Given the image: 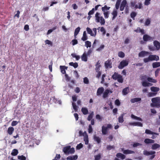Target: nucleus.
Listing matches in <instances>:
<instances>
[{
    "mask_svg": "<svg viewBox=\"0 0 160 160\" xmlns=\"http://www.w3.org/2000/svg\"><path fill=\"white\" fill-rule=\"evenodd\" d=\"M151 101L152 102V103L151 104L152 107L160 108V97H158L153 98L152 99Z\"/></svg>",
    "mask_w": 160,
    "mask_h": 160,
    "instance_id": "nucleus-1",
    "label": "nucleus"
},
{
    "mask_svg": "<svg viewBox=\"0 0 160 160\" xmlns=\"http://www.w3.org/2000/svg\"><path fill=\"white\" fill-rule=\"evenodd\" d=\"M62 151L65 154H72L75 152L74 148H71L70 146H68L64 147L63 148Z\"/></svg>",
    "mask_w": 160,
    "mask_h": 160,
    "instance_id": "nucleus-2",
    "label": "nucleus"
},
{
    "mask_svg": "<svg viewBox=\"0 0 160 160\" xmlns=\"http://www.w3.org/2000/svg\"><path fill=\"white\" fill-rule=\"evenodd\" d=\"M100 13L97 12L95 15V21L97 22H100L101 25H104L105 23V20L103 18L99 16Z\"/></svg>",
    "mask_w": 160,
    "mask_h": 160,
    "instance_id": "nucleus-3",
    "label": "nucleus"
},
{
    "mask_svg": "<svg viewBox=\"0 0 160 160\" xmlns=\"http://www.w3.org/2000/svg\"><path fill=\"white\" fill-rule=\"evenodd\" d=\"M112 78L114 80H117L118 82L120 83H122L123 82V79L122 76L118 73L114 72L112 76Z\"/></svg>",
    "mask_w": 160,
    "mask_h": 160,
    "instance_id": "nucleus-4",
    "label": "nucleus"
},
{
    "mask_svg": "<svg viewBox=\"0 0 160 160\" xmlns=\"http://www.w3.org/2000/svg\"><path fill=\"white\" fill-rule=\"evenodd\" d=\"M155 153L156 152L153 151H148L146 150H145L143 151V154L145 155L148 156L150 155H151L149 159L151 160L155 158Z\"/></svg>",
    "mask_w": 160,
    "mask_h": 160,
    "instance_id": "nucleus-5",
    "label": "nucleus"
},
{
    "mask_svg": "<svg viewBox=\"0 0 160 160\" xmlns=\"http://www.w3.org/2000/svg\"><path fill=\"white\" fill-rule=\"evenodd\" d=\"M112 127V126L110 124H108L107 127L102 126V132L103 134L106 135L108 132V128H111Z\"/></svg>",
    "mask_w": 160,
    "mask_h": 160,
    "instance_id": "nucleus-6",
    "label": "nucleus"
},
{
    "mask_svg": "<svg viewBox=\"0 0 160 160\" xmlns=\"http://www.w3.org/2000/svg\"><path fill=\"white\" fill-rule=\"evenodd\" d=\"M128 64V62L126 60H123L118 66V68L120 69H122L124 67L127 66Z\"/></svg>",
    "mask_w": 160,
    "mask_h": 160,
    "instance_id": "nucleus-7",
    "label": "nucleus"
},
{
    "mask_svg": "<svg viewBox=\"0 0 160 160\" xmlns=\"http://www.w3.org/2000/svg\"><path fill=\"white\" fill-rule=\"evenodd\" d=\"M136 2H131V6L132 8H134L136 9H141L142 7V4L141 2L138 3L139 6L138 5H136Z\"/></svg>",
    "mask_w": 160,
    "mask_h": 160,
    "instance_id": "nucleus-8",
    "label": "nucleus"
},
{
    "mask_svg": "<svg viewBox=\"0 0 160 160\" xmlns=\"http://www.w3.org/2000/svg\"><path fill=\"white\" fill-rule=\"evenodd\" d=\"M105 66L106 68L107 69L108 68H111L112 66V60L110 59H108L107 61L105 62Z\"/></svg>",
    "mask_w": 160,
    "mask_h": 160,
    "instance_id": "nucleus-9",
    "label": "nucleus"
},
{
    "mask_svg": "<svg viewBox=\"0 0 160 160\" xmlns=\"http://www.w3.org/2000/svg\"><path fill=\"white\" fill-rule=\"evenodd\" d=\"M121 150L123 152V153L125 154H134L135 153L134 151L128 149L124 150V148H122Z\"/></svg>",
    "mask_w": 160,
    "mask_h": 160,
    "instance_id": "nucleus-10",
    "label": "nucleus"
},
{
    "mask_svg": "<svg viewBox=\"0 0 160 160\" xmlns=\"http://www.w3.org/2000/svg\"><path fill=\"white\" fill-rule=\"evenodd\" d=\"M149 56L151 61L154 60L157 61L159 60V57L158 56H157L156 55H150Z\"/></svg>",
    "mask_w": 160,
    "mask_h": 160,
    "instance_id": "nucleus-11",
    "label": "nucleus"
},
{
    "mask_svg": "<svg viewBox=\"0 0 160 160\" xmlns=\"http://www.w3.org/2000/svg\"><path fill=\"white\" fill-rule=\"evenodd\" d=\"M143 39L144 41L147 42L152 40V38L147 34H144L143 36Z\"/></svg>",
    "mask_w": 160,
    "mask_h": 160,
    "instance_id": "nucleus-12",
    "label": "nucleus"
},
{
    "mask_svg": "<svg viewBox=\"0 0 160 160\" xmlns=\"http://www.w3.org/2000/svg\"><path fill=\"white\" fill-rule=\"evenodd\" d=\"M110 92L112 93V90H109L108 89H106L104 92L102 97L103 98H105L108 97V93Z\"/></svg>",
    "mask_w": 160,
    "mask_h": 160,
    "instance_id": "nucleus-13",
    "label": "nucleus"
},
{
    "mask_svg": "<svg viewBox=\"0 0 160 160\" xmlns=\"http://www.w3.org/2000/svg\"><path fill=\"white\" fill-rule=\"evenodd\" d=\"M153 44L155 48L158 50L160 49V43L158 41L155 40L153 42Z\"/></svg>",
    "mask_w": 160,
    "mask_h": 160,
    "instance_id": "nucleus-14",
    "label": "nucleus"
},
{
    "mask_svg": "<svg viewBox=\"0 0 160 160\" xmlns=\"http://www.w3.org/2000/svg\"><path fill=\"white\" fill-rule=\"evenodd\" d=\"M150 54V53L145 51H142L138 54L139 57H144L146 55Z\"/></svg>",
    "mask_w": 160,
    "mask_h": 160,
    "instance_id": "nucleus-15",
    "label": "nucleus"
},
{
    "mask_svg": "<svg viewBox=\"0 0 160 160\" xmlns=\"http://www.w3.org/2000/svg\"><path fill=\"white\" fill-rule=\"evenodd\" d=\"M100 61H98L95 64V70L96 71H98L100 70V68L101 67L100 64Z\"/></svg>",
    "mask_w": 160,
    "mask_h": 160,
    "instance_id": "nucleus-16",
    "label": "nucleus"
},
{
    "mask_svg": "<svg viewBox=\"0 0 160 160\" xmlns=\"http://www.w3.org/2000/svg\"><path fill=\"white\" fill-rule=\"evenodd\" d=\"M129 124L130 125H133V126H138L141 127H142L143 126L141 122H131Z\"/></svg>",
    "mask_w": 160,
    "mask_h": 160,
    "instance_id": "nucleus-17",
    "label": "nucleus"
},
{
    "mask_svg": "<svg viewBox=\"0 0 160 160\" xmlns=\"http://www.w3.org/2000/svg\"><path fill=\"white\" fill-rule=\"evenodd\" d=\"M60 68L61 70V71L62 74H66V72L65 70L67 69L68 67H66L65 66H60Z\"/></svg>",
    "mask_w": 160,
    "mask_h": 160,
    "instance_id": "nucleus-18",
    "label": "nucleus"
},
{
    "mask_svg": "<svg viewBox=\"0 0 160 160\" xmlns=\"http://www.w3.org/2000/svg\"><path fill=\"white\" fill-rule=\"evenodd\" d=\"M144 142L145 143L147 144L152 143H153L155 142V141L149 138H146L145 139Z\"/></svg>",
    "mask_w": 160,
    "mask_h": 160,
    "instance_id": "nucleus-19",
    "label": "nucleus"
},
{
    "mask_svg": "<svg viewBox=\"0 0 160 160\" xmlns=\"http://www.w3.org/2000/svg\"><path fill=\"white\" fill-rule=\"evenodd\" d=\"M104 91V88L102 87L99 88L97 90V96L101 95Z\"/></svg>",
    "mask_w": 160,
    "mask_h": 160,
    "instance_id": "nucleus-20",
    "label": "nucleus"
},
{
    "mask_svg": "<svg viewBox=\"0 0 160 160\" xmlns=\"http://www.w3.org/2000/svg\"><path fill=\"white\" fill-rule=\"evenodd\" d=\"M116 156L118 158H120L122 160L126 158V156L124 155L120 152L117 153Z\"/></svg>",
    "mask_w": 160,
    "mask_h": 160,
    "instance_id": "nucleus-21",
    "label": "nucleus"
},
{
    "mask_svg": "<svg viewBox=\"0 0 160 160\" xmlns=\"http://www.w3.org/2000/svg\"><path fill=\"white\" fill-rule=\"evenodd\" d=\"M160 147V145L159 144L155 143H154L152 145L151 149L152 150H156L159 148Z\"/></svg>",
    "mask_w": 160,
    "mask_h": 160,
    "instance_id": "nucleus-22",
    "label": "nucleus"
},
{
    "mask_svg": "<svg viewBox=\"0 0 160 160\" xmlns=\"http://www.w3.org/2000/svg\"><path fill=\"white\" fill-rule=\"evenodd\" d=\"M145 133L148 134H155L156 135H158V133L153 132L150 130L147 129L145 131Z\"/></svg>",
    "mask_w": 160,
    "mask_h": 160,
    "instance_id": "nucleus-23",
    "label": "nucleus"
},
{
    "mask_svg": "<svg viewBox=\"0 0 160 160\" xmlns=\"http://www.w3.org/2000/svg\"><path fill=\"white\" fill-rule=\"evenodd\" d=\"M86 53L84 52L81 57L82 60L84 62H87L88 60V58Z\"/></svg>",
    "mask_w": 160,
    "mask_h": 160,
    "instance_id": "nucleus-24",
    "label": "nucleus"
},
{
    "mask_svg": "<svg viewBox=\"0 0 160 160\" xmlns=\"http://www.w3.org/2000/svg\"><path fill=\"white\" fill-rule=\"evenodd\" d=\"M87 39L88 37L87 35L86 31H84L83 32L82 37L81 38V40L83 41H85L87 40Z\"/></svg>",
    "mask_w": 160,
    "mask_h": 160,
    "instance_id": "nucleus-25",
    "label": "nucleus"
},
{
    "mask_svg": "<svg viewBox=\"0 0 160 160\" xmlns=\"http://www.w3.org/2000/svg\"><path fill=\"white\" fill-rule=\"evenodd\" d=\"M152 92H157L159 91L160 89L159 88L155 87H152L150 88Z\"/></svg>",
    "mask_w": 160,
    "mask_h": 160,
    "instance_id": "nucleus-26",
    "label": "nucleus"
},
{
    "mask_svg": "<svg viewBox=\"0 0 160 160\" xmlns=\"http://www.w3.org/2000/svg\"><path fill=\"white\" fill-rule=\"evenodd\" d=\"M14 130V128L12 127H10L8 128L7 130L8 133L9 135H11L12 133Z\"/></svg>",
    "mask_w": 160,
    "mask_h": 160,
    "instance_id": "nucleus-27",
    "label": "nucleus"
},
{
    "mask_svg": "<svg viewBox=\"0 0 160 160\" xmlns=\"http://www.w3.org/2000/svg\"><path fill=\"white\" fill-rule=\"evenodd\" d=\"M141 100V98H132L131 99L130 101L131 102L134 103L135 102H138Z\"/></svg>",
    "mask_w": 160,
    "mask_h": 160,
    "instance_id": "nucleus-28",
    "label": "nucleus"
},
{
    "mask_svg": "<svg viewBox=\"0 0 160 160\" xmlns=\"http://www.w3.org/2000/svg\"><path fill=\"white\" fill-rule=\"evenodd\" d=\"M152 66L153 68L160 67V62H155L152 63Z\"/></svg>",
    "mask_w": 160,
    "mask_h": 160,
    "instance_id": "nucleus-29",
    "label": "nucleus"
},
{
    "mask_svg": "<svg viewBox=\"0 0 160 160\" xmlns=\"http://www.w3.org/2000/svg\"><path fill=\"white\" fill-rule=\"evenodd\" d=\"M81 111L84 115H86L88 113V110L86 108H82L81 109Z\"/></svg>",
    "mask_w": 160,
    "mask_h": 160,
    "instance_id": "nucleus-30",
    "label": "nucleus"
},
{
    "mask_svg": "<svg viewBox=\"0 0 160 160\" xmlns=\"http://www.w3.org/2000/svg\"><path fill=\"white\" fill-rule=\"evenodd\" d=\"M147 79L148 81L149 82H153L154 83H155L157 82V80L156 79H153L151 77H148L147 78Z\"/></svg>",
    "mask_w": 160,
    "mask_h": 160,
    "instance_id": "nucleus-31",
    "label": "nucleus"
},
{
    "mask_svg": "<svg viewBox=\"0 0 160 160\" xmlns=\"http://www.w3.org/2000/svg\"><path fill=\"white\" fill-rule=\"evenodd\" d=\"M131 117L132 118L134 119H136L137 120H138L141 121H142V119L140 118L135 116L132 114H131Z\"/></svg>",
    "mask_w": 160,
    "mask_h": 160,
    "instance_id": "nucleus-32",
    "label": "nucleus"
},
{
    "mask_svg": "<svg viewBox=\"0 0 160 160\" xmlns=\"http://www.w3.org/2000/svg\"><path fill=\"white\" fill-rule=\"evenodd\" d=\"M94 115V112L93 111L88 116V117L87 118V120L88 121H90L92 119V118Z\"/></svg>",
    "mask_w": 160,
    "mask_h": 160,
    "instance_id": "nucleus-33",
    "label": "nucleus"
},
{
    "mask_svg": "<svg viewBox=\"0 0 160 160\" xmlns=\"http://www.w3.org/2000/svg\"><path fill=\"white\" fill-rule=\"evenodd\" d=\"M69 65L73 66L74 68H76L78 66V64L77 62H75L74 63L72 62H70L69 63Z\"/></svg>",
    "mask_w": 160,
    "mask_h": 160,
    "instance_id": "nucleus-34",
    "label": "nucleus"
},
{
    "mask_svg": "<svg viewBox=\"0 0 160 160\" xmlns=\"http://www.w3.org/2000/svg\"><path fill=\"white\" fill-rule=\"evenodd\" d=\"M18 150L16 149H13L11 153V154L13 156H16L18 153Z\"/></svg>",
    "mask_w": 160,
    "mask_h": 160,
    "instance_id": "nucleus-35",
    "label": "nucleus"
},
{
    "mask_svg": "<svg viewBox=\"0 0 160 160\" xmlns=\"http://www.w3.org/2000/svg\"><path fill=\"white\" fill-rule=\"evenodd\" d=\"M86 30L88 34H90L92 36H93L94 33L92 32V31L91 28L87 27L86 28Z\"/></svg>",
    "mask_w": 160,
    "mask_h": 160,
    "instance_id": "nucleus-36",
    "label": "nucleus"
},
{
    "mask_svg": "<svg viewBox=\"0 0 160 160\" xmlns=\"http://www.w3.org/2000/svg\"><path fill=\"white\" fill-rule=\"evenodd\" d=\"M129 91V89L128 88H126L123 89L122 91V93L123 95H127Z\"/></svg>",
    "mask_w": 160,
    "mask_h": 160,
    "instance_id": "nucleus-37",
    "label": "nucleus"
},
{
    "mask_svg": "<svg viewBox=\"0 0 160 160\" xmlns=\"http://www.w3.org/2000/svg\"><path fill=\"white\" fill-rule=\"evenodd\" d=\"M110 8V7H108L107 5H105L104 7H102V10L103 12H106V11L109 10Z\"/></svg>",
    "mask_w": 160,
    "mask_h": 160,
    "instance_id": "nucleus-38",
    "label": "nucleus"
},
{
    "mask_svg": "<svg viewBox=\"0 0 160 160\" xmlns=\"http://www.w3.org/2000/svg\"><path fill=\"white\" fill-rule=\"evenodd\" d=\"M94 140L95 141L97 142L98 143H99L101 142L100 138L98 136H94Z\"/></svg>",
    "mask_w": 160,
    "mask_h": 160,
    "instance_id": "nucleus-39",
    "label": "nucleus"
},
{
    "mask_svg": "<svg viewBox=\"0 0 160 160\" xmlns=\"http://www.w3.org/2000/svg\"><path fill=\"white\" fill-rule=\"evenodd\" d=\"M125 55L124 53L122 51L119 52L118 53V56L121 58H124L125 57Z\"/></svg>",
    "mask_w": 160,
    "mask_h": 160,
    "instance_id": "nucleus-40",
    "label": "nucleus"
},
{
    "mask_svg": "<svg viewBox=\"0 0 160 160\" xmlns=\"http://www.w3.org/2000/svg\"><path fill=\"white\" fill-rule=\"evenodd\" d=\"M121 0H117L115 5V8L117 9H118Z\"/></svg>",
    "mask_w": 160,
    "mask_h": 160,
    "instance_id": "nucleus-41",
    "label": "nucleus"
},
{
    "mask_svg": "<svg viewBox=\"0 0 160 160\" xmlns=\"http://www.w3.org/2000/svg\"><path fill=\"white\" fill-rule=\"evenodd\" d=\"M94 160H100L101 158V154L99 153L96 155L94 156Z\"/></svg>",
    "mask_w": 160,
    "mask_h": 160,
    "instance_id": "nucleus-42",
    "label": "nucleus"
},
{
    "mask_svg": "<svg viewBox=\"0 0 160 160\" xmlns=\"http://www.w3.org/2000/svg\"><path fill=\"white\" fill-rule=\"evenodd\" d=\"M112 14L113 15L112 20H113L117 16V11L114 10L112 13Z\"/></svg>",
    "mask_w": 160,
    "mask_h": 160,
    "instance_id": "nucleus-43",
    "label": "nucleus"
},
{
    "mask_svg": "<svg viewBox=\"0 0 160 160\" xmlns=\"http://www.w3.org/2000/svg\"><path fill=\"white\" fill-rule=\"evenodd\" d=\"M157 92H149L148 94V96L149 97H152L156 95L157 94Z\"/></svg>",
    "mask_w": 160,
    "mask_h": 160,
    "instance_id": "nucleus-44",
    "label": "nucleus"
},
{
    "mask_svg": "<svg viewBox=\"0 0 160 160\" xmlns=\"http://www.w3.org/2000/svg\"><path fill=\"white\" fill-rule=\"evenodd\" d=\"M148 48L151 51H157L154 46L152 45L148 46Z\"/></svg>",
    "mask_w": 160,
    "mask_h": 160,
    "instance_id": "nucleus-45",
    "label": "nucleus"
},
{
    "mask_svg": "<svg viewBox=\"0 0 160 160\" xmlns=\"http://www.w3.org/2000/svg\"><path fill=\"white\" fill-rule=\"evenodd\" d=\"M85 46L87 47V48L88 47H91V44L90 42L87 41L85 42Z\"/></svg>",
    "mask_w": 160,
    "mask_h": 160,
    "instance_id": "nucleus-46",
    "label": "nucleus"
},
{
    "mask_svg": "<svg viewBox=\"0 0 160 160\" xmlns=\"http://www.w3.org/2000/svg\"><path fill=\"white\" fill-rule=\"evenodd\" d=\"M96 72H97V73L96 75V77L98 78H99L102 74L101 72L99 70L98 71H96Z\"/></svg>",
    "mask_w": 160,
    "mask_h": 160,
    "instance_id": "nucleus-47",
    "label": "nucleus"
},
{
    "mask_svg": "<svg viewBox=\"0 0 160 160\" xmlns=\"http://www.w3.org/2000/svg\"><path fill=\"white\" fill-rule=\"evenodd\" d=\"M124 121L123 119V115H122L118 118V122L119 123H122Z\"/></svg>",
    "mask_w": 160,
    "mask_h": 160,
    "instance_id": "nucleus-48",
    "label": "nucleus"
},
{
    "mask_svg": "<svg viewBox=\"0 0 160 160\" xmlns=\"http://www.w3.org/2000/svg\"><path fill=\"white\" fill-rule=\"evenodd\" d=\"M127 2L126 0H123L121 4L120 5L124 7H125L127 6Z\"/></svg>",
    "mask_w": 160,
    "mask_h": 160,
    "instance_id": "nucleus-49",
    "label": "nucleus"
},
{
    "mask_svg": "<svg viewBox=\"0 0 160 160\" xmlns=\"http://www.w3.org/2000/svg\"><path fill=\"white\" fill-rule=\"evenodd\" d=\"M133 148H136L138 146H141L142 144L138 142L134 143L133 145H131Z\"/></svg>",
    "mask_w": 160,
    "mask_h": 160,
    "instance_id": "nucleus-50",
    "label": "nucleus"
},
{
    "mask_svg": "<svg viewBox=\"0 0 160 160\" xmlns=\"http://www.w3.org/2000/svg\"><path fill=\"white\" fill-rule=\"evenodd\" d=\"M137 14L135 12H132L130 14L131 17L133 19H134V18L136 16Z\"/></svg>",
    "mask_w": 160,
    "mask_h": 160,
    "instance_id": "nucleus-51",
    "label": "nucleus"
},
{
    "mask_svg": "<svg viewBox=\"0 0 160 160\" xmlns=\"http://www.w3.org/2000/svg\"><path fill=\"white\" fill-rule=\"evenodd\" d=\"M18 159L20 160H26V158L25 156L22 155L21 156H18Z\"/></svg>",
    "mask_w": 160,
    "mask_h": 160,
    "instance_id": "nucleus-52",
    "label": "nucleus"
},
{
    "mask_svg": "<svg viewBox=\"0 0 160 160\" xmlns=\"http://www.w3.org/2000/svg\"><path fill=\"white\" fill-rule=\"evenodd\" d=\"M80 30V28L79 27H78L75 29L74 33H75V35H77L78 34Z\"/></svg>",
    "mask_w": 160,
    "mask_h": 160,
    "instance_id": "nucleus-53",
    "label": "nucleus"
},
{
    "mask_svg": "<svg viewBox=\"0 0 160 160\" xmlns=\"http://www.w3.org/2000/svg\"><path fill=\"white\" fill-rule=\"evenodd\" d=\"M72 104L73 107V108L74 110L75 111H77L78 110V107L76 105V103L74 102H73L72 103Z\"/></svg>",
    "mask_w": 160,
    "mask_h": 160,
    "instance_id": "nucleus-54",
    "label": "nucleus"
},
{
    "mask_svg": "<svg viewBox=\"0 0 160 160\" xmlns=\"http://www.w3.org/2000/svg\"><path fill=\"white\" fill-rule=\"evenodd\" d=\"M84 140L85 142V144H88V135H87L86 136H85L84 137Z\"/></svg>",
    "mask_w": 160,
    "mask_h": 160,
    "instance_id": "nucleus-55",
    "label": "nucleus"
},
{
    "mask_svg": "<svg viewBox=\"0 0 160 160\" xmlns=\"http://www.w3.org/2000/svg\"><path fill=\"white\" fill-rule=\"evenodd\" d=\"M114 146H111L110 145H108L107 147V149L108 150H110L112 149H114Z\"/></svg>",
    "mask_w": 160,
    "mask_h": 160,
    "instance_id": "nucleus-56",
    "label": "nucleus"
},
{
    "mask_svg": "<svg viewBox=\"0 0 160 160\" xmlns=\"http://www.w3.org/2000/svg\"><path fill=\"white\" fill-rule=\"evenodd\" d=\"M103 14L104 15V18H108L109 12L108 11H106V12H103Z\"/></svg>",
    "mask_w": 160,
    "mask_h": 160,
    "instance_id": "nucleus-57",
    "label": "nucleus"
},
{
    "mask_svg": "<svg viewBox=\"0 0 160 160\" xmlns=\"http://www.w3.org/2000/svg\"><path fill=\"white\" fill-rule=\"evenodd\" d=\"M84 83L86 84H88L89 83L88 79L87 77H85L83 78Z\"/></svg>",
    "mask_w": 160,
    "mask_h": 160,
    "instance_id": "nucleus-58",
    "label": "nucleus"
},
{
    "mask_svg": "<svg viewBox=\"0 0 160 160\" xmlns=\"http://www.w3.org/2000/svg\"><path fill=\"white\" fill-rule=\"evenodd\" d=\"M93 129L91 125H89L88 128V132L89 133L92 132Z\"/></svg>",
    "mask_w": 160,
    "mask_h": 160,
    "instance_id": "nucleus-59",
    "label": "nucleus"
},
{
    "mask_svg": "<svg viewBox=\"0 0 160 160\" xmlns=\"http://www.w3.org/2000/svg\"><path fill=\"white\" fill-rule=\"evenodd\" d=\"M150 19L148 18L147 19L145 22V25L146 26H148L150 23Z\"/></svg>",
    "mask_w": 160,
    "mask_h": 160,
    "instance_id": "nucleus-60",
    "label": "nucleus"
},
{
    "mask_svg": "<svg viewBox=\"0 0 160 160\" xmlns=\"http://www.w3.org/2000/svg\"><path fill=\"white\" fill-rule=\"evenodd\" d=\"M83 146V145L82 144V143H80L77 145L76 148L78 149H79L82 148Z\"/></svg>",
    "mask_w": 160,
    "mask_h": 160,
    "instance_id": "nucleus-61",
    "label": "nucleus"
},
{
    "mask_svg": "<svg viewBox=\"0 0 160 160\" xmlns=\"http://www.w3.org/2000/svg\"><path fill=\"white\" fill-rule=\"evenodd\" d=\"M115 104L116 105L118 106H119L120 105L121 103L119 100L118 99H117L115 101Z\"/></svg>",
    "mask_w": 160,
    "mask_h": 160,
    "instance_id": "nucleus-62",
    "label": "nucleus"
},
{
    "mask_svg": "<svg viewBox=\"0 0 160 160\" xmlns=\"http://www.w3.org/2000/svg\"><path fill=\"white\" fill-rule=\"evenodd\" d=\"M61 158L60 155L59 154H57L55 158L52 159V160H58L59 159Z\"/></svg>",
    "mask_w": 160,
    "mask_h": 160,
    "instance_id": "nucleus-63",
    "label": "nucleus"
},
{
    "mask_svg": "<svg viewBox=\"0 0 160 160\" xmlns=\"http://www.w3.org/2000/svg\"><path fill=\"white\" fill-rule=\"evenodd\" d=\"M160 71V68H158L157 69H156V71H155V76L156 77H157L158 76V74L159 73Z\"/></svg>",
    "mask_w": 160,
    "mask_h": 160,
    "instance_id": "nucleus-64",
    "label": "nucleus"
}]
</instances>
